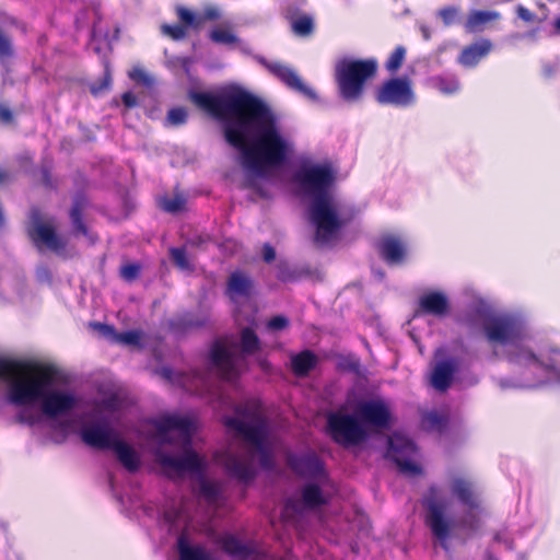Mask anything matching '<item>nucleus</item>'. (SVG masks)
<instances>
[{
  "mask_svg": "<svg viewBox=\"0 0 560 560\" xmlns=\"http://www.w3.org/2000/svg\"><path fill=\"white\" fill-rule=\"evenodd\" d=\"M189 100L220 120L226 142L241 153L245 187L256 188L257 179L282 166L293 143L282 133L278 117L260 98L238 88L224 89L219 95L190 90Z\"/></svg>",
  "mask_w": 560,
  "mask_h": 560,
  "instance_id": "1",
  "label": "nucleus"
},
{
  "mask_svg": "<svg viewBox=\"0 0 560 560\" xmlns=\"http://www.w3.org/2000/svg\"><path fill=\"white\" fill-rule=\"evenodd\" d=\"M471 293L472 310L493 354L514 366L513 374L497 378L501 389L534 388L560 383V348L552 346L527 319L513 313L489 314L485 301Z\"/></svg>",
  "mask_w": 560,
  "mask_h": 560,
  "instance_id": "2",
  "label": "nucleus"
},
{
  "mask_svg": "<svg viewBox=\"0 0 560 560\" xmlns=\"http://www.w3.org/2000/svg\"><path fill=\"white\" fill-rule=\"evenodd\" d=\"M153 430L147 440L154 444L156 463L170 476L194 479V490L209 504L223 499V486L206 476V462L191 448L194 424L187 417L165 415L150 420Z\"/></svg>",
  "mask_w": 560,
  "mask_h": 560,
  "instance_id": "3",
  "label": "nucleus"
},
{
  "mask_svg": "<svg viewBox=\"0 0 560 560\" xmlns=\"http://www.w3.org/2000/svg\"><path fill=\"white\" fill-rule=\"evenodd\" d=\"M0 382L8 387L9 401L23 407L18 420L28 425L40 421L34 406H38L44 416L56 419L68 416L79 404L75 394L52 388L48 376L31 373L16 361L0 358Z\"/></svg>",
  "mask_w": 560,
  "mask_h": 560,
  "instance_id": "4",
  "label": "nucleus"
},
{
  "mask_svg": "<svg viewBox=\"0 0 560 560\" xmlns=\"http://www.w3.org/2000/svg\"><path fill=\"white\" fill-rule=\"evenodd\" d=\"M225 425L244 443L246 454L228 452L223 465L228 475L240 483L248 485L257 476L256 458L265 470L276 466L275 447L270 427L257 400H245L235 406L234 416L225 419Z\"/></svg>",
  "mask_w": 560,
  "mask_h": 560,
  "instance_id": "5",
  "label": "nucleus"
},
{
  "mask_svg": "<svg viewBox=\"0 0 560 560\" xmlns=\"http://www.w3.org/2000/svg\"><path fill=\"white\" fill-rule=\"evenodd\" d=\"M448 489L451 494L468 509V513L458 522L445 516L447 503L441 487L431 486L423 497V506L427 511L425 523L440 546L447 552V540L456 526L467 535L477 533L481 527L480 501L475 481L469 477L455 475L450 479Z\"/></svg>",
  "mask_w": 560,
  "mask_h": 560,
  "instance_id": "6",
  "label": "nucleus"
},
{
  "mask_svg": "<svg viewBox=\"0 0 560 560\" xmlns=\"http://www.w3.org/2000/svg\"><path fill=\"white\" fill-rule=\"evenodd\" d=\"M295 180L311 198L308 217L316 229L315 242L319 245L330 243L346 223L339 205L329 192L334 182L330 166L314 164L302 167L296 173Z\"/></svg>",
  "mask_w": 560,
  "mask_h": 560,
  "instance_id": "7",
  "label": "nucleus"
},
{
  "mask_svg": "<svg viewBox=\"0 0 560 560\" xmlns=\"http://www.w3.org/2000/svg\"><path fill=\"white\" fill-rule=\"evenodd\" d=\"M240 345L241 351H237L234 346L222 340L213 342L209 364L220 378L230 382L236 380L247 366L246 355L259 350L260 340L250 327H245L241 331Z\"/></svg>",
  "mask_w": 560,
  "mask_h": 560,
  "instance_id": "8",
  "label": "nucleus"
},
{
  "mask_svg": "<svg viewBox=\"0 0 560 560\" xmlns=\"http://www.w3.org/2000/svg\"><path fill=\"white\" fill-rule=\"evenodd\" d=\"M114 399L103 400L96 404L90 411L77 416L72 422L79 427V435L82 442L93 448L108 450L116 441V433L110 419L104 415L102 407L114 409Z\"/></svg>",
  "mask_w": 560,
  "mask_h": 560,
  "instance_id": "9",
  "label": "nucleus"
},
{
  "mask_svg": "<svg viewBox=\"0 0 560 560\" xmlns=\"http://www.w3.org/2000/svg\"><path fill=\"white\" fill-rule=\"evenodd\" d=\"M377 69L374 59L354 60L343 59L336 66V80L340 96L347 102L358 101L365 82L372 78Z\"/></svg>",
  "mask_w": 560,
  "mask_h": 560,
  "instance_id": "10",
  "label": "nucleus"
},
{
  "mask_svg": "<svg viewBox=\"0 0 560 560\" xmlns=\"http://www.w3.org/2000/svg\"><path fill=\"white\" fill-rule=\"evenodd\" d=\"M327 431L337 444L345 447L357 446L369 436L364 423L355 415L342 410L328 415Z\"/></svg>",
  "mask_w": 560,
  "mask_h": 560,
  "instance_id": "11",
  "label": "nucleus"
},
{
  "mask_svg": "<svg viewBox=\"0 0 560 560\" xmlns=\"http://www.w3.org/2000/svg\"><path fill=\"white\" fill-rule=\"evenodd\" d=\"M164 517L170 526V532H179L176 541L179 560H217L205 547L191 544L190 520L182 509L168 511Z\"/></svg>",
  "mask_w": 560,
  "mask_h": 560,
  "instance_id": "12",
  "label": "nucleus"
},
{
  "mask_svg": "<svg viewBox=\"0 0 560 560\" xmlns=\"http://www.w3.org/2000/svg\"><path fill=\"white\" fill-rule=\"evenodd\" d=\"M417 453L415 443L404 434L394 433L388 439L386 456L396 463L399 470L408 475L420 474V467L412 462Z\"/></svg>",
  "mask_w": 560,
  "mask_h": 560,
  "instance_id": "13",
  "label": "nucleus"
},
{
  "mask_svg": "<svg viewBox=\"0 0 560 560\" xmlns=\"http://www.w3.org/2000/svg\"><path fill=\"white\" fill-rule=\"evenodd\" d=\"M376 101L383 105L407 107L415 102L411 81L404 78H392L385 81L376 92Z\"/></svg>",
  "mask_w": 560,
  "mask_h": 560,
  "instance_id": "14",
  "label": "nucleus"
},
{
  "mask_svg": "<svg viewBox=\"0 0 560 560\" xmlns=\"http://www.w3.org/2000/svg\"><path fill=\"white\" fill-rule=\"evenodd\" d=\"M287 463L291 470L302 478L325 481L328 477L324 460L314 451L289 453Z\"/></svg>",
  "mask_w": 560,
  "mask_h": 560,
  "instance_id": "15",
  "label": "nucleus"
},
{
  "mask_svg": "<svg viewBox=\"0 0 560 560\" xmlns=\"http://www.w3.org/2000/svg\"><path fill=\"white\" fill-rule=\"evenodd\" d=\"M255 59L292 91L313 102L317 100L316 92L307 86L290 66L280 61H269L261 56H255Z\"/></svg>",
  "mask_w": 560,
  "mask_h": 560,
  "instance_id": "16",
  "label": "nucleus"
},
{
  "mask_svg": "<svg viewBox=\"0 0 560 560\" xmlns=\"http://www.w3.org/2000/svg\"><path fill=\"white\" fill-rule=\"evenodd\" d=\"M31 220L30 234L39 249L46 247L55 253H61L65 249L66 242L57 235L55 226L50 222L42 221L37 210H32Z\"/></svg>",
  "mask_w": 560,
  "mask_h": 560,
  "instance_id": "17",
  "label": "nucleus"
},
{
  "mask_svg": "<svg viewBox=\"0 0 560 560\" xmlns=\"http://www.w3.org/2000/svg\"><path fill=\"white\" fill-rule=\"evenodd\" d=\"M218 544L236 560H267V552L255 541H243L233 534H223Z\"/></svg>",
  "mask_w": 560,
  "mask_h": 560,
  "instance_id": "18",
  "label": "nucleus"
},
{
  "mask_svg": "<svg viewBox=\"0 0 560 560\" xmlns=\"http://www.w3.org/2000/svg\"><path fill=\"white\" fill-rule=\"evenodd\" d=\"M327 503L322 488L315 482H306L301 488L300 499L290 498L285 501L284 513L300 515L306 510H314Z\"/></svg>",
  "mask_w": 560,
  "mask_h": 560,
  "instance_id": "19",
  "label": "nucleus"
},
{
  "mask_svg": "<svg viewBox=\"0 0 560 560\" xmlns=\"http://www.w3.org/2000/svg\"><path fill=\"white\" fill-rule=\"evenodd\" d=\"M445 350L435 351V363L431 373V385L440 392H445L452 384L454 374L458 371L460 361L455 357H444Z\"/></svg>",
  "mask_w": 560,
  "mask_h": 560,
  "instance_id": "20",
  "label": "nucleus"
},
{
  "mask_svg": "<svg viewBox=\"0 0 560 560\" xmlns=\"http://www.w3.org/2000/svg\"><path fill=\"white\" fill-rule=\"evenodd\" d=\"M357 411L364 425L370 424L372 427L383 429L389 423V410L385 402L380 399H371L360 402Z\"/></svg>",
  "mask_w": 560,
  "mask_h": 560,
  "instance_id": "21",
  "label": "nucleus"
},
{
  "mask_svg": "<svg viewBox=\"0 0 560 560\" xmlns=\"http://www.w3.org/2000/svg\"><path fill=\"white\" fill-rule=\"evenodd\" d=\"M378 252L389 266L401 265L407 256L406 244L397 236L386 235L378 242Z\"/></svg>",
  "mask_w": 560,
  "mask_h": 560,
  "instance_id": "22",
  "label": "nucleus"
},
{
  "mask_svg": "<svg viewBox=\"0 0 560 560\" xmlns=\"http://www.w3.org/2000/svg\"><path fill=\"white\" fill-rule=\"evenodd\" d=\"M491 49L492 43L489 39L481 38L462 50L458 62L465 68H474Z\"/></svg>",
  "mask_w": 560,
  "mask_h": 560,
  "instance_id": "23",
  "label": "nucleus"
},
{
  "mask_svg": "<svg viewBox=\"0 0 560 560\" xmlns=\"http://www.w3.org/2000/svg\"><path fill=\"white\" fill-rule=\"evenodd\" d=\"M108 450H113L121 463V465L129 471H137L141 465V458L136 450L119 436L110 445Z\"/></svg>",
  "mask_w": 560,
  "mask_h": 560,
  "instance_id": "24",
  "label": "nucleus"
},
{
  "mask_svg": "<svg viewBox=\"0 0 560 560\" xmlns=\"http://www.w3.org/2000/svg\"><path fill=\"white\" fill-rule=\"evenodd\" d=\"M419 304L424 313L434 316H443L448 311V299L443 292L439 291L423 294Z\"/></svg>",
  "mask_w": 560,
  "mask_h": 560,
  "instance_id": "25",
  "label": "nucleus"
},
{
  "mask_svg": "<svg viewBox=\"0 0 560 560\" xmlns=\"http://www.w3.org/2000/svg\"><path fill=\"white\" fill-rule=\"evenodd\" d=\"M207 317L195 313H182L170 319L168 326L176 335L185 334L186 331L201 327L206 324Z\"/></svg>",
  "mask_w": 560,
  "mask_h": 560,
  "instance_id": "26",
  "label": "nucleus"
},
{
  "mask_svg": "<svg viewBox=\"0 0 560 560\" xmlns=\"http://www.w3.org/2000/svg\"><path fill=\"white\" fill-rule=\"evenodd\" d=\"M284 12L288 19L291 20L293 32L299 36H307L312 33L314 22L311 15L303 14L298 16V9L287 5Z\"/></svg>",
  "mask_w": 560,
  "mask_h": 560,
  "instance_id": "27",
  "label": "nucleus"
},
{
  "mask_svg": "<svg viewBox=\"0 0 560 560\" xmlns=\"http://www.w3.org/2000/svg\"><path fill=\"white\" fill-rule=\"evenodd\" d=\"M317 364L316 355L310 351L304 350L298 354L291 355V369L294 374L304 376L308 374Z\"/></svg>",
  "mask_w": 560,
  "mask_h": 560,
  "instance_id": "28",
  "label": "nucleus"
},
{
  "mask_svg": "<svg viewBox=\"0 0 560 560\" xmlns=\"http://www.w3.org/2000/svg\"><path fill=\"white\" fill-rule=\"evenodd\" d=\"M500 16V13L497 11L474 10L466 20L465 28L468 33L479 32L485 24L499 20Z\"/></svg>",
  "mask_w": 560,
  "mask_h": 560,
  "instance_id": "29",
  "label": "nucleus"
},
{
  "mask_svg": "<svg viewBox=\"0 0 560 560\" xmlns=\"http://www.w3.org/2000/svg\"><path fill=\"white\" fill-rule=\"evenodd\" d=\"M250 280L241 272H233L228 281L226 292L231 299L235 296H247L250 291Z\"/></svg>",
  "mask_w": 560,
  "mask_h": 560,
  "instance_id": "30",
  "label": "nucleus"
},
{
  "mask_svg": "<svg viewBox=\"0 0 560 560\" xmlns=\"http://www.w3.org/2000/svg\"><path fill=\"white\" fill-rule=\"evenodd\" d=\"M433 86L443 94H455L459 91L460 84L456 75L442 74L432 78Z\"/></svg>",
  "mask_w": 560,
  "mask_h": 560,
  "instance_id": "31",
  "label": "nucleus"
},
{
  "mask_svg": "<svg viewBox=\"0 0 560 560\" xmlns=\"http://www.w3.org/2000/svg\"><path fill=\"white\" fill-rule=\"evenodd\" d=\"M86 205V200L83 196H75L71 210H70V219L73 228L82 233L83 235H88L86 226L82 221V211Z\"/></svg>",
  "mask_w": 560,
  "mask_h": 560,
  "instance_id": "32",
  "label": "nucleus"
},
{
  "mask_svg": "<svg viewBox=\"0 0 560 560\" xmlns=\"http://www.w3.org/2000/svg\"><path fill=\"white\" fill-rule=\"evenodd\" d=\"M446 422L445 416L438 411L427 412L422 418V427L429 431L443 432Z\"/></svg>",
  "mask_w": 560,
  "mask_h": 560,
  "instance_id": "33",
  "label": "nucleus"
},
{
  "mask_svg": "<svg viewBox=\"0 0 560 560\" xmlns=\"http://www.w3.org/2000/svg\"><path fill=\"white\" fill-rule=\"evenodd\" d=\"M186 198L183 194H175L173 197H164L160 200V207L168 213H177L184 209Z\"/></svg>",
  "mask_w": 560,
  "mask_h": 560,
  "instance_id": "34",
  "label": "nucleus"
},
{
  "mask_svg": "<svg viewBox=\"0 0 560 560\" xmlns=\"http://www.w3.org/2000/svg\"><path fill=\"white\" fill-rule=\"evenodd\" d=\"M406 57V49L402 46H397L388 57L385 67L389 72H396L402 65Z\"/></svg>",
  "mask_w": 560,
  "mask_h": 560,
  "instance_id": "35",
  "label": "nucleus"
},
{
  "mask_svg": "<svg viewBox=\"0 0 560 560\" xmlns=\"http://www.w3.org/2000/svg\"><path fill=\"white\" fill-rule=\"evenodd\" d=\"M210 39L217 44L231 45L238 43V38L231 32L222 28H213L210 32Z\"/></svg>",
  "mask_w": 560,
  "mask_h": 560,
  "instance_id": "36",
  "label": "nucleus"
},
{
  "mask_svg": "<svg viewBox=\"0 0 560 560\" xmlns=\"http://www.w3.org/2000/svg\"><path fill=\"white\" fill-rule=\"evenodd\" d=\"M458 9L456 7H445L439 10L438 15L442 19L445 26H451L458 21Z\"/></svg>",
  "mask_w": 560,
  "mask_h": 560,
  "instance_id": "37",
  "label": "nucleus"
},
{
  "mask_svg": "<svg viewBox=\"0 0 560 560\" xmlns=\"http://www.w3.org/2000/svg\"><path fill=\"white\" fill-rule=\"evenodd\" d=\"M142 334L138 330H128L116 336V340L127 346H139Z\"/></svg>",
  "mask_w": 560,
  "mask_h": 560,
  "instance_id": "38",
  "label": "nucleus"
},
{
  "mask_svg": "<svg viewBox=\"0 0 560 560\" xmlns=\"http://www.w3.org/2000/svg\"><path fill=\"white\" fill-rule=\"evenodd\" d=\"M170 255L174 264L183 270L189 269L190 265L186 257V252L180 247H173L170 249Z\"/></svg>",
  "mask_w": 560,
  "mask_h": 560,
  "instance_id": "39",
  "label": "nucleus"
},
{
  "mask_svg": "<svg viewBox=\"0 0 560 560\" xmlns=\"http://www.w3.org/2000/svg\"><path fill=\"white\" fill-rule=\"evenodd\" d=\"M187 110L184 107H174L167 113V121L173 126H179L187 120Z\"/></svg>",
  "mask_w": 560,
  "mask_h": 560,
  "instance_id": "40",
  "label": "nucleus"
},
{
  "mask_svg": "<svg viewBox=\"0 0 560 560\" xmlns=\"http://www.w3.org/2000/svg\"><path fill=\"white\" fill-rule=\"evenodd\" d=\"M140 270H141L140 265L127 264L120 268V276L124 280L130 282L139 277Z\"/></svg>",
  "mask_w": 560,
  "mask_h": 560,
  "instance_id": "41",
  "label": "nucleus"
},
{
  "mask_svg": "<svg viewBox=\"0 0 560 560\" xmlns=\"http://www.w3.org/2000/svg\"><path fill=\"white\" fill-rule=\"evenodd\" d=\"M162 32L164 35H167L175 40L183 39L186 35L185 27L179 24H175V25L164 24V25H162Z\"/></svg>",
  "mask_w": 560,
  "mask_h": 560,
  "instance_id": "42",
  "label": "nucleus"
},
{
  "mask_svg": "<svg viewBox=\"0 0 560 560\" xmlns=\"http://www.w3.org/2000/svg\"><path fill=\"white\" fill-rule=\"evenodd\" d=\"M220 10L214 5H209L203 9L202 13L198 15V23L196 26H201L206 21H213L220 18Z\"/></svg>",
  "mask_w": 560,
  "mask_h": 560,
  "instance_id": "43",
  "label": "nucleus"
},
{
  "mask_svg": "<svg viewBox=\"0 0 560 560\" xmlns=\"http://www.w3.org/2000/svg\"><path fill=\"white\" fill-rule=\"evenodd\" d=\"M177 15H178L179 20L183 23H185L186 25L196 27V28L198 27V26H196V24L198 23V15H196L190 10H188L184 7H179L177 9Z\"/></svg>",
  "mask_w": 560,
  "mask_h": 560,
  "instance_id": "44",
  "label": "nucleus"
},
{
  "mask_svg": "<svg viewBox=\"0 0 560 560\" xmlns=\"http://www.w3.org/2000/svg\"><path fill=\"white\" fill-rule=\"evenodd\" d=\"M289 325V319L283 315H277L270 318L267 323V329L270 331L282 330Z\"/></svg>",
  "mask_w": 560,
  "mask_h": 560,
  "instance_id": "45",
  "label": "nucleus"
},
{
  "mask_svg": "<svg viewBox=\"0 0 560 560\" xmlns=\"http://www.w3.org/2000/svg\"><path fill=\"white\" fill-rule=\"evenodd\" d=\"M160 375L165 378L166 381L171 383H177L179 385L185 386V382L183 380V376L176 373L174 370L167 366H163L160 370Z\"/></svg>",
  "mask_w": 560,
  "mask_h": 560,
  "instance_id": "46",
  "label": "nucleus"
},
{
  "mask_svg": "<svg viewBox=\"0 0 560 560\" xmlns=\"http://www.w3.org/2000/svg\"><path fill=\"white\" fill-rule=\"evenodd\" d=\"M11 40L0 31V59L12 56Z\"/></svg>",
  "mask_w": 560,
  "mask_h": 560,
  "instance_id": "47",
  "label": "nucleus"
},
{
  "mask_svg": "<svg viewBox=\"0 0 560 560\" xmlns=\"http://www.w3.org/2000/svg\"><path fill=\"white\" fill-rule=\"evenodd\" d=\"M110 73H109V68H108V65H105V73H104V78L101 82V84L98 85H92L91 86V92L92 94L94 95H97L100 94L102 91L104 90H107L109 88V84H110Z\"/></svg>",
  "mask_w": 560,
  "mask_h": 560,
  "instance_id": "48",
  "label": "nucleus"
},
{
  "mask_svg": "<svg viewBox=\"0 0 560 560\" xmlns=\"http://www.w3.org/2000/svg\"><path fill=\"white\" fill-rule=\"evenodd\" d=\"M129 77L137 81V82H141L145 85H149L151 83V79L150 77L141 69V68H133L130 72H129Z\"/></svg>",
  "mask_w": 560,
  "mask_h": 560,
  "instance_id": "49",
  "label": "nucleus"
},
{
  "mask_svg": "<svg viewBox=\"0 0 560 560\" xmlns=\"http://www.w3.org/2000/svg\"><path fill=\"white\" fill-rule=\"evenodd\" d=\"M36 278L39 282H50L51 273L47 266L40 265L36 268Z\"/></svg>",
  "mask_w": 560,
  "mask_h": 560,
  "instance_id": "50",
  "label": "nucleus"
},
{
  "mask_svg": "<svg viewBox=\"0 0 560 560\" xmlns=\"http://www.w3.org/2000/svg\"><path fill=\"white\" fill-rule=\"evenodd\" d=\"M517 16L525 22H533L536 15L523 5H518L516 9Z\"/></svg>",
  "mask_w": 560,
  "mask_h": 560,
  "instance_id": "51",
  "label": "nucleus"
},
{
  "mask_svg": "<svg viewBox=\"0 0 560 560\" xmlns=\"http://www.w3.org/2000/svg\"><path fill=\"white\" fill-rule=\"evenodd\" d=\"M494 540L497 542L504 544L508 549H512L513 548L512 541H511V539L509 537V533L506 530H502V532L497 533L495 536H494Z\"/></svg>",
  "mask_w": 560,
  "mask_h": 560,
  "instance_id": "52",
  "label": "nucleus"
},
{
  "mask_svg": "<svg viewBox=\"0 0 560 560\" xmlns=\"http://www.w3.org/2000/svg\"><path fill=\"white\" fill-rule=\"evenodd\" d=\"M262 258L266 262H271L276 258V250L269 244H265L262 247Z\"/></svg>",
  "mask_w": 560,
  "mask_h": 560,
  "instance_id": "53",
  "label": "nucleus"
},
{
  "mask_svg": "<svg viewBox=\"0 0 560 560\" xmlns=\"http://www.w3.org/2000/svg\"><path fill=\"white\" fill-rule=\"evenodd\" d=\"M122 103L126 107H133L137 105V97L131 92H126L121 96Z\"/></svg>",
  "mask_w": 560,
  "mask_h": 560,
  "instance_id": "54",
  "label": "nucleus"
},
{
  "mask_svg": "<svg viewBox=\"0 0 560 560\" xmlns=\"http://www.w3.org/2000/svg\"><path fill=\"white\" fill-rule=\"evenodd\" d=\"M12 119V113L9 107L0 105V120L9 122Z\"/></svg>",
  "mask_w": 560,
  "mask_h": 560,
  "instance_id": "55",
  "label": "nucleus"
},
{
  "mask_svg": "<svg viewBox=\"0 0 560 560\" xmlns=\"http://www.w3.org/2000/svg\"><path fill=\"white\" fill-rule=\"evenodd\" d=\"M42 175H43V182L46 186L48 187H51L52 184H51V180H50V175H49V172L47 168H43L42 171Z\"/></svg>",
  "mask_w": 560,
  "mask_h": 560,
  "instance_id": "56",
  "label": "nucleus"
},
{
  "mask_svg": "<svg viewBox=\"0 0 560 560\" xmlns=\"http://www.w3.org/2000/svg\"><path fill=\"white\" fill-rule=\"evenodd\" d=\"M420 31L422 33V36L425 40L430 39L431 32L430 28L427 25H421Z\"/></svg>",
  "mask_w": 560,
  "mask_h": 560,
  "instance_id": "57",
  "label": "nucleus"
},
{
  "mask_svg": "<svg viewBox=\"0 0 560 560\" xmlns=\"http://www.w3.org/2000/svg\"><path fill=\"white\" fill-rule=\"evenodd\" d=\"M238 48L244 54H250V49H249V46L247 44L238 42Z\"/></svg>",
  "mask_w": 560,
  "mask_h": 560,
  "instance_id": "58",
  "label": "nucleus"
},
{
  "mask_svg": "<svg viewBox=\"0 0 560 560\" xmlns=\"http://www.w3.org/2000/svg\"><path fill=\"white\" fill-rule=\"evenodd\" d=\"M374 277L378 280H382L384 278V272L380 270H373Z\"/></svg>",
  "mask_w": 560,
  "mask_h": 560,
  "instance_id": "59",
  "label": "nucleus"
},
{
  "mask_svg": "<svg viewBox=\"0 0 560 560\" xmlns=\"http://www.w3.org/2000/svg\"><path fill=\"white\" fill-rule=\"evenodd\" d=\"M555 27L557 28L558 32H560V16L556 20Z\"/></svg>",
  "mask_w": 560,
  "mask_h": 560,
  "instance_id": "60",
  "label": "nucleus"
},
{
  "mask_svg": "<svg viewBox=\"0 0 560 560\" xmlns=\"http://www.w3.org/2000/svg\"><path fill=\"white\" fill-rule=\"evenodd\" d=\"M262 370L267 371L269 369V364L266 361L261 362Z\"/></svg>",
  "mask_w": 560,
  "mask_h": 560,
  "instance_id": "61",
  "label": "nucleus"
},
{
  "mask_svg": "<svg viewBox=\"0 0 560 560\" xmlns=\"http://www.w3.org/2000/svg\"><path fill=\"white\" fill-rule=\"evenodd\" d=\"M298 5H303L305 0H293Z\"/></svg>",
  "mask_w": 560,
  "mask_h": 560,
  "instance_id": "62",
  "label": "nucleus"
},
{
  "mask_svg": "<svg viewBox=\"0 0 560 560\" xmlns=\"http://www.w3.org/2000/svg\"><path fill=\"white\" fill-rule=\"evenodd\" d=\"M488 560H497V559H494L492 556H489Z\"/></svg>",
  "mask_w": 560,
  "mask_h": 560,
  "instance_id": "63",
  "label": "nucleus"
}]
</instances>
